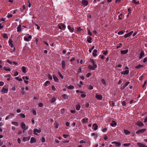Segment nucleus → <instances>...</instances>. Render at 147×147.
<instances>
[{"instance_id":"nucleus-21","label":"nucleus","mask_w":147,"mask_h":147,"mask_svg":"<svg viewBox=\"0 0 147 147\" xmlns=\"http://www.w3.org/2000/svg\"><path fill=\"white\" fill-rule=\"evenodd\" d=\"M88 118H86V119L83 118L82 119L83 121L82 123H86L88 122Z\"/></svg>"},{"instance_id":"nucleus-49","label":"nucleus","mask_w":147,"mask_h":147,"mask_svg":"<svg viewBox=\"0 0 147 147\" xmlns=\"http://www.w3.org/2000/svg\"><path fill=\"white\" fill-rule=\"evenodd\" d=\"M92 75V74L91 73H88L86 75V77L87 78H89L90 76Z\"/></svg>"},{"instance_id":"nucleus-46","label":"nucleus","mask_w":147,"mask_h":147,"mask_svg":"<svg viewBox=\"0 0 147 147\" xmlns=\"http://www.w3.org/2000/svg\"><path fill=\"white\" fill-rule=\"evenodd\" d=\"M125 32H123L122 31H119L118 33V34L119 35H121L123 34Z\"/></svg>"},{"instance_id":"nucleus-17","label":"nucleus","mask_w":147,"mask_h":147,"mask_svg":"<svg viewBox=\"0 0 147 147\" xmlns=\"http://www.w3.org/2000/svg\"><path fill=\"white\" fill-rule=\"evenodd\" d=\"M111 125L112 127H114L116 125H117V123L115 122V121L112 120L111 121Z\"/></svg>"},{"instance_id":"nucleus-48","label":"nucleus","mask_w":147,"mask_h":147,"mask_svg":"<svg viewBox=\"0 0 147 147\" xmlns=\"http://www.w3.org/2000/svg\"><path fill=\"white\" fill-rule=\"evenodd\" d=\"M20 116L23 118H24L25 117V115L22 113H20Z\"/></svg>"},{"instance_id":"nucleus-5","label":"nucleus","mask_w":147,"mask_h":147,"mask_svg":"<svg viewBox=\"0 0 147 147\" xmlns=\"http://www.w3.org/2000/svg\"><path fill=\"white\" fill-rule=\"evenodd\" d=\"M82 3L84 6H86L88 5V1L87 0H82Z\"/></svg>"},{"instance_id":"nucleus-28","label":"nucleus","mask_w":147,"mask_h":147,"mask_svg":"<svg viewBox=\"0 0 147 147\" xmlns=\"http://www.w3.org/2000/svg\"><path fill=\"white\" fill-rule=\"evenodd\" d=\"M80 107L81 106L80 104H77L76 106V110L77 111L79 110L80 109Z\"/></svg>"},{"instance_id":"nucleus-43","label":"nucleus","mask_w":147,"mask_h":147,"mask_svg":"<svg viewBox=\"0 0 147 147\" xmlns=\"http://www.w3.org/2000/svg\"><path fill=\"white\" fill-rule=\"evenodd\" d=\"M3 69L6 71H11V69L9 68H7L5 67H3Z\"/></svg>"},{"instance_id":"nucleus-9","label":"nucleus","mask_w":147,"mask_h":147,"mask_svg":"<svg viewBox=\"0 0 147 147\" xmlns=\"http://www.w3.org/2000/svg\"><path fill=\"white\" fill-rule=\"evenodd\" d=\"M21 126L22 128L24 130L26 129H28V127H26V125L24 123H21Z\"/></svg>"},{"instance_id":"nucleus-39","label":"nucleus","mask_w":147,"mask_h":147,"mask_svg":"<svg viewBox=\"0 0 147 147\" xmlns=\"http://www.w3.org/2000/svg\"><path fill=\"white\" fill-rule=\"evenodd\" d=\"M61 24V27L62 28H62L63 29V30H64L65 29V28H66L65 25L63 24Z\"/></svg>"},{"instance_id":"nucleus-13","label":"nucleus","mask_w":147,"mask_h":147,"mask_svg":"<svg viewBox=\"0 0 147 147\" xmlns=\"http://www.w3.org/2000/svg\"><path fill=\"white\" fill-rule=\"evenodd\" d=\"M30 138V137L29 136L24 137L23 138L22 140L24 142H26L29 140Z\"/></svg>"},{"instance_id":"nucleus-6","label":"nucleus","mask_w":147,"mask_h":147,"mask_svg":"<svg viewBox=\"0 0 147 147\" xmlns=\"http://www.w3.org/2000/svg\"><path fill=\"white\" fill-rule=\"evenodd\" d=\"M8 89L5 88L3 87L1 91V92L3 94L7 93L8 92Z\"/></svg>"},{"instance_id":"nucleus-51","label":"nucleus","mask_w":147,"mask_h":147,"mask_svg":"<svg viewBox=\"0 0 147 147\" xmlns=\"http://www.w3.org/2000/svg\"><path fill=\"white\" fill-rule=\"evenodd\" d=\"M55 124V128H57L58 127V126H59V125L58 123H55L54 124Z\"/></svg>"},{"instance_id":"nucleus-63","label":"nucleus","mask_w":147,"mask_h":147,"mask_svg":"<svg viewBox=\"0 0 147 147\" xmlns=\"http://www.w3.org/2000/svg\"><path fill=\"white\" fill-rule=\"evenodd\" d=\"M88 34L90 36H91L92 35V33L89 30H88Z\"/></svg>"},{"instance_id":"nucleus-27","label":"nucleus","mask_w":147,"mask_h":147,"mask_svg":"<svg viewBox=\"0 0 147 147\" xmlns=\"http://www.w3.org/2000/svg\"><path fill=\"white\" fill-rule=\"evenodd\" d=\"M13 41L11 39H9V45L11 46V48H13V45L12 43Z\"/></svg>"},{"instance_id":"nucleus-8","label":"nucleus","mask_w":147,"mask_h":147,"mask_svg":"<svg viewBox=\"0 0 147 147\" xmlns=\"http://www.w3.org/2000/svg\"><path fill=\"white\" fill-rule=\"evenodd\" d=\"M133 31H131L130 32H129L127 34H125L124 36V37L125 38H127L128 37H129L130 36H131L132 34L133 33Z\"/></svg>"},{"instance_id":"nucleus-33","label":"nucleus","mask_w":147,"mask_h":147,"mask_svg":"<svg viewBox=\"0 0 147 147\" xmlns=\"http://www.w3.org/2000/svg\"><path fill=\"white\" fill-rule=\"evenodd\" d=\"M90 61L91 63H92L93 65H96L95 64V62L94 60L93 59H90Z\"/></svg>"},{"instance_id":"nucleus-36","label":"nucleus","mask_w":147,"mask_h":147,"mask_svg":"<svg viewBox=\"0 0 147 147\" xmlns=\"http://www.w3.org/2000/svg\"><path fill=\"white\" fill-rule=\"evenodd\" d=\"M50 84V82L49 81H46L44 84V85L45 86H47L48 85Z\"/></svg>"},{"instance_id":"nucleus-44","label":"nucleus","mask_w":147,"mask_h":147,"mask_svg":"<svg viewBox=\"0 0 147 147\" xmlns=\"http://www.w3.org/2000/svg\"><path fill=\"white\" fill-rule=\"evenodd\" d=\"M67 88L68 89H73L74 88V87L72 85H70L68 86L67 87Z\"/></svg>"},{"instance_id":"nucleus-61","label":"nucleus","mask_w":147,"mask_h":147,"mask_svg":"<svg viewBox=\"0 0 147 147\" xmlns=\"http://www.w3.org/2000/svg\"><path fill=\"white\" fill-rule=\"evenodd\" d=\"M57 26L58 27V28L60 29H62V28L61 27V24H59L58 25H57Z\"/></svg>"},{"instance_id":"nucleus-11","label":"nucleus","mask_w":147,"mask_h":147,"mask_svg":"<svg viewBox=\"0 0 147 147\" xmlns=\"http://www.w3.org/2000/svg\"><path fill=\"white\" fill-rule=\"evenodd\" d=\"M96 98L98 100H101L102 98V97L101 95L96 94Z\"/></svg>"},{"instance_id":"nucleus-64","label":"nucleus","mask_w":147,"mask_h":147,"mask_svg":"<svg viewBox=\"0 0 147 147\" xmlns=\"http://www.w3.org/2000/svg\"><path fill=\"white\" fill-rule=\"evenodd\" d=\"M45 140L44 137H42V138L41 141L42 142H45Z\"/></svg>"},{"instance_id":"nucleus-38","label":"nucleus","mask_w":147,"mask_h":147,"mask_svg":"<svg viewBox=\"0 0 147 147\" xmlns=\"http://www.w3.org/2000/svg\"><path fill=\"white\" fill-rule=\"evenodd\" d=\"M62 96L65 99H67L68 97V96L65 94H63Z\"/></svg>"},{"instance_id":"nucleus-54","label":"nucleus","mask_w":147,"mask_h":147,"mask_svg":"<svg viewBox=\"0 0 147 147\" xmlns=\"http://www.w3.org/2000/svg\"><path fill=\"white\" fill-rule=\"evenodd\" d=\"M89 106V104L88 102H86L85 103V107L86 108H88Z\"/></svg>"},{"instance_id":"nucleus-2","label":"nucleus","mask_w":147,"mask_h":147,"mask_svg":"<svg viewBox=\"0 0 147 147\" xmlns=\"http://www.w3.org/2000/svg\"><path fill=\"white\" fill-rule=\"evenodd\" d=\"M41 131V130L39 128L38 129H35L33 131L34 134L35 135H38V134L37 133H40Z\"/></svg>"},{"instance_id":"nucleus-32","label":"nucleus","mask_w":147,"mask_h":147,"mask_svg":"<svg viewBox=\"0 0 147 147\" xmlns=\"http://www.w3.org/2000/svg\"><path fill=\"white\" fill-rule=\"evenodd\" d=\"M11 123L12 124L17 126H19V123H18V122L13 121Z\"/></svg>"},{"instance_id":"nucleus-14","label":"nucleus","mask_w":147,"mask_h":147,"mask_svg":"<svg viewBox=\"0 0 147 147\" xmlns=\"http://www.w3.org/2000/svg\"><path fill=\"white\" fill-rule=\"evenodd\" d=\"M36 142V139L34 138V137H32L31 138L30 142L31 144H32L34 143L35 142Z\"/></svg>"},{"instance_id":"nucleus-60","label":"nucleus","mask_w":147,"mask_h":147,"mask_svg":"<svg viewBox=\"0 0 147 147\" xmlns=\"http://www.w3.org/2000/svg\"><path fill=\"white\" fill-rule=\"evenodd\" d=\"M48 78L51 80H52L53 79L52 76L50 75H48Z\"/></svg>"},{"instance_id":"nucleus-16","label":"nucleus","mask_w":147,"mask_h":147,"mask_svg":"<svg viewBox=\"0 0 147 147\" xmlns=\"http://www.w3.org/2000/svg\"><path fill=\"white\" fill-rule=\"evenodd\" d=\"M62 67L63 69H65V64L64 60H62L61 61Z\"/></svg>"},{"instance_id":"nucleus-29","label":"nucleus","mask_w":147,"mask_h":147,"mask_svg":"<svg viewBox=\"0 0 147 147\" xmlns=\"http://www.w3.org/2000/svg\"><path fill=\"white\" fill-rule=\"evenodd\" d=\"M124 132L126 135L129 134L130 133V132L129 131L126 129L124 130Z\"/></svg>"},{"instance_id":"nucleus-56","label":"nucleus","mask_w":147,"mask_h":147,"mask_svg":"<svg viewBox=\"0 0 147 147\" xmlns=\"http://www.w3.org/2000/svg\"><path fill=\"white\" fill-rule=\"evenodd\" d=\"M102 82L103 84L104 85L106 84V82L104 79H102Z\"/></svg>"},{"instance_id":"nucleus-18","label":"nucleus","mask_w":147,"mask_h":147,"mask_svg":"<svg viewBox=\"0 0 147 147\" xmlns=\"http://www.w3.org/2000/svg\"><path fill=\"white\" fill-rule=\"evenodd\" d=\"M129 71L128 70H126L124 71L121 72V73L122 74L124 75H127L129 74Z\"/></svg>"},{"instance_id":"nucleus-59","label":"nucleus","mask_w":147,"mask_h":147,"mask_svg":"<svg viewBox=\"0 0 147 147\" xmlns=\"http://www.w3.org/2000/svg\"><path fill=\"white\" fill-rule=\"evenodd\" d=\"M18 71L15 72L14 74V76H18Z\"/></svg>"},{"instance_id":"nucleus-15","label":"nucleus","mask_w":147,"mask_h":147,"mask_svg":"<svg viewBox=\"0 0 147 147\" xmlns=\"http://www.w3.org/2000/svg\"><path fill=\"white\" fill-rule=\"evenodd\" d=\"M136 125L140 127H142L144 126V123L141 121L138 122Z\"/></svg>"},{"instance_id":"nucleus-37","label":"nucleus","mask_w":147,"mask_h":147,"mask_svg":"<svg viewBox=\"0 0 147 147\" xmlns=\"http://www.w3.org/2000/svg\"><path fill=\"white\" fill-rule=\"evenodd\" d=\"M56 99L54 97H53L50 100V101L52 102L53 103L55 102Z\"/></svg>"},{"instance_id":"nucleus-20","label":"nucleus","mask_w":147,"mask_h":147,"mask_svg":"<svg viewBox=\"0 0 147 147\" xmlns=\"http://www.w3.org/2000/svg\"><path fill=\"white\" fill-rule=\"evenodd\" d=\"M128 52V50L127 49L124 50H121V53L122 54H127Z\"/></svg>"},{"instance_id":"nucleus-47","label":"nucleus","mask_w":147,"mask_h":147,"mask_svg":"<svg viewBox=\"0 0 147 147\" xmlns=\"http://www.w3.org/2000/svg\"><path fill=\"white\" fill-rule=\"evenodd\" d=\"M12 16H13L12 15L9 13L8 14V15H7V18H10L12 17Z\"/></svg>"},{"instance_id":"nucleus-35","label":"nucleus","mask_w":147,"mask_h":147,"mask_svg":"<svg viewBox=\"0 0 147 147\" xmlns=\"http://www.w3.org/2000/svg\"><path fill=\"white\" fill-rule=\"evenodd\" d=\"M109 103L111 106H113L115 105V103L113 101H109Z\"/></svg>"},{"instance_id":"nucleus-10","label":"nucleus","mask_w":147,"mask_h":147,"mask_svg":"<svg viewBox=\"0 0 147 147\" xmlns=\"http://www.w3.org/2000/svg\"><path fill=\"white\" fill-rule=\"evenodd\" d=\"M137 144L139 147H147V146L146 145L140 142L138 143Z\"/></svg>"},{"instance_id":"nucleus-26","label":"nucleus","mask_w":147,"mask_h":147,"mask_svg":"<svg viewBox=\"0 0 147 147\" xmlns=\"http://www.w3.org/2000/svg\"><path fill=\"white\" fill-rule=\"evenodd\" d=\"M53 77L54 81L56 82H58V78L55 75H53Z\"/></svg>"},{"instance_id":"nucleus-7","label":"nucleus","mask_w":147,"mask_h":147,"mask_svg":"<svg viewBox=\"0 0 147 147\" xmlns=\"http://www.w3.org/2000/svg\"><path fill=\"white\" fill-rule=\"evenodd\" d=\"M32 36L31 35L29 36L28 37H25L24 38V40L26 41H30L31 38H32Z\"/></svg>"},{"instance_id":"nucleus-45","label":"nucleus","mask_w":147,"mask_h":147,"mask_svg":"<svg viewBox=\"0 0 147 147\" xmlns=\"http://www.w3.org/2000/svg\"><path fill=\"white\" fill-rule=\"evenodd\" d=\"M15 79L19 81H22V79L19 78L18 77H15Z\"/></svg>"},{"instance_id":"nucleus-12","label":"nucleus","mask_w":147,"mask_h":147,"mask_svg":"<svg viewBox=\"0 0 147 147\" xmlns=\"http://www.w3.org/2000/svg\"><path fill=\"white\" fill-rule=\"evenodd\" d=\"M112 144H115V146L117 147H119L121 145V144L120 142H117L115 141H114L111 142Z\"/></svg>"},{"instance_id":"nucleus-62","label":"nucleus","mask_w":147,"mask_h":147,"mask_svg":"<svg viewBox=\"0 0 147 147\" xmlns=\"http://www.w3.org/2000/svg\"><path fill=\"white\" fill-rule=\"evenodd\" d=\"M88 89L90 90H92L93 89V87L92 85H90L88 87Z\"/></svg>"},{"instance_id":"nucleus-22","label":"nucleus","mask_w":147,"mask_h":147,"mask_svg":"<svg viewBox=\"0 0 147 147\" xmlns=\"http://www.w3.org/2000/svg\"><path fill=\"white\" fill-rule=\"evenodd\" d=\"M67 28L70 32H74V28H71L70 26L68 25V26Z\"/></svg>"},{"instance_id":"nucleus-55","label":"nucleus","mask_w":147,"mask_h":147,"mask_svg":"<svg viewBox=\"0 0 147 147\" xmlns=\"http://www.w3.org/2000/svg\"><path fill=\"white\" fill-rule=\"evenodd\" d=\"M104 139L105 140H107L108 139V137L106 135H104Z\"/></svg>"},{"instance_id":"nucleus-53","label":"nucleus","mask_w":147,"mask_h":147,"mask_svg":"<svg viewBox=\"0 0 147 147\" xmlns=\"http://www.w3.org/2000/svg\"><path fill=\"white\" fill-rule=\"evenodd\" d=\"M131 144L130 143H125L123 144V145L124 146H128L130 145Z\"/></svg>"},{"instance_id":"nucleus-34","label":"nucleus","mask_w":147,"mask_h":147,"mask_svg":"<svg viewBox=\"0 0 147 147\" xmlns=\"http://www.w3.org/2000/svg\"><path fill=\"white\" fill-rule=\"evenodd\" d=\"M143 67V66L142 65L139 64L136 66L135 68L136 69H138Z\"/></svg>"},{"instance_id":"nucleus-31","label":"nucleus","mask_w":147,"mask_h":147,"mask_svg":"<svg viewBox=\"0 0 147 147\" xmlns=\"http://www.w3.org/2000/svg\"><path fill=\"white\" fill-rule=\"evenodd\" d=\"M22 71L24 73L26 72V68L25 66H23L22 67Z\"/></svg>"},{"instance_id":"nucleus-42","label":"nucleus","mask_w":147,"mask_h":147,"mask_svg":"<svg viewBox=\"0 0 147 147\" xmlns=\"http://www.w3.org/2000/svg\"><path fill=\"white\" fill-rule=\"evenodd\" d=\"M11 115L13 116V114L11 113L9 115L6 116L5 119V120H7L9 118Z\"/></svg>"},{"instance_id":"nucleus-23","label":"nucleus","mask_w":147,"mask_h":147,"mask_svg":"<svg viewBox=\"0 0 147 147\" xmlns=\"http://www.w3.org/2000/svg\"><path fill=\"white\" fill-rule=\"evenodd\" d=\"M93 127H94V130H96L98 129V126L96 123L93 124Z\"/></svg>"},{"instance_id":"nucleus-4","label":"nucleus","mask_w":147,"mask_h":147,"mask_svg":"<svg viewBox=\"0 0 147 147\" xmlns=\"http://www.w3.org/2000/svg\"><path fill=\"white\" fill-rule=\"evenodd\" d=\"M146 130V129L145 128L139 129L136 131V133L137 134L142 133L144 132Z\"/></svg>"},{"instance_id":"nucleus-50","label":"nucleus","mask_w":147,"mask_h":147,"mask_svg":"<svg viewBox=\"0 0 147 147\" xmlns=\"http://www.w3.org/2000/svg\"><path fill=\"white\" fill-rule=\"evenodd\" d=\"M121 103L122 104V105L123 106H124L126 105V102H125L123 101H121Z\"/></svg>"},{"instance_id":"nucleus-58","label":"nucleus","mask_w":147,"mask_h":147,"mask_svg":"<svg viewBox=\"0 0 147 147\" xmlns=\"http://www.w3.org/2000/svg\"><path fill=\"white\" fill-rule=\"evenodd\" d=\"M43 106V104L42 103H39L38 104V106L40 107H42Z\"/></svg>"},{"instance_id":"nucleus-40","label":"nucleus","mask_w":147,"mask_h":147,"mask_svg":"<svg viewBox=\"0 0 147 147\" xmlns=\"http://www.w3.org/2000/svg\"><path fill=\"white\" fill-rule=\"evenodd\" d=\"M2 36L3 38H8V36L6 34H2Z\"/></svg>"},{"instance_id":"nucleus-41","label":"nucleus","mask_w":147,"mask_h":147,"mask_svg":"<svg viewBox=\"0 0 147 147\" xmlns=\"http://www.w3.org/2000/svg\"><path fill=\"white\" fill-rule=\"evenodd\" d=\"M132 2H133L136 5H138V4H139V1H136V0H133Z\"/></svg>"},{"instance_id":"nucleus-52","label":"nucleus","mask_w":147,"mask_h":147,"mask_svg":"<svg viewBox=\"0 0 147 147\" xmlns=\"http://www.w3.org/2000/svg\"><path fill=\"white\" fill-rule=\"evenodd\" d=\"M58 74L59 75V76L61 77V78L62 79L63 78V77L62 75L61 74V73L59 72L58 73Z\"/></svg>"},{"instance_id":"nucleus-19","label":"nucleus","mask_w":147,"mask_h":147,"mask_svg":"<svg viewBox=\"0 0 147 147\" xmlns=\"http://www.w3.org/2000/svg\"><path fill=\"white\" fill-rule=\"evenodd\" d=\"M144 55V52L143 51H141L139 55V59H141L142 58Z\"/></svg>"},{"instance_id":"nucleus-57","label":"nucleus","mask_w":147,"mask_h":147,"mask_svg":"<svg viewBox=\"0 0 147 147\" xmlns=\"http://www.w3.org/2000/svg\"><path fill=\"white\" fill-rule=\"evenodd\" d=\"M2 63H3V62L0 60V68H1L2 67Z\"/></svg>"},{"instance_id":"nucleus-25","label":"nucleus","mask_w":147,"mask_h":147,"mask_svg":"<svg viewBox=\"0 0 147 147\" xmlns=\"http://www.w3.org/2000/svg\"><path fill=\"white\" fill-rule=\"evenodd\" d=\"M21 25H19L18 27H17V31L18 32H21Z\"/></svg>"},{"instance_id":"nucleus-1","label":"nucleus","mask_w":147,"mask_h":147,"mask_svg":"<svg viewBox=\"0 0 147 147\" xmlns=\"http://www.w3.org/2000/svg\"><path fill=\"white\" fill-rule=\"evenodd\" d=\"M89 65L88 66V67L89 69L90 70H94L95 68L97 67V65Z\"/></svg>"},{"instance_id":"nucleus-30","label":"nucleus","mask_w":147,"mask_h":147,"mask_svg":"<svg viewBox=\"0 0 147 147\" xmlns=\"http://www.w3.org/2000/svg\"><path fill=\"white\" fill-rule=\"evenodd\" d=\"M87 41L89 43H91L92 42L91 41V40H92V38L90 37H87Z\"/></svg>"},{"instance_id":"nucleus-3","label":"nucleus","mask_w":147,"mask_h":147,"mask_svg":"<svg viewBox=\"0 0 147 147\" xmlns=\"http://www.w3.org/2000/svg\"><path fill=\"white\" fill-rule=\"evenodd\" d=\"M130 83V82L129 81H128L124 83L123 84H121V90H123Z\"/></svg>"},{"instance_id":"nucleus-24","label":"nucleus","mask_w":147,"mask_h":147,"mask_svg":"<svg viewBox=\"0 0 147 147\" xmlns=\"http://www.w3.org/2000/svg\"><path fill=\"white\" fill-rule=\"evenodd\" d=\"M97 52V51L96 49H94L93 51V52L92 53V55L94 57H96L97 56V54H96V53Z\"/></svg>"}]
</instances>
